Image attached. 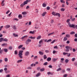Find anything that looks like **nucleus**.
<instances>
[{
    "label": "nucleus",
    "instance_id": "1",
    "mask_svg": "<svg viewBox=\"0 0 77 77\" xmlns=\"http://www.w3.org/2000/svg\"><path fill=\"white\" fill-rule=\"evenodd\" d=\"M23 51H20L19 52V57L21 59L23 58Z\"/></svg>",
    "mask_w": 77,
    "mask_h": 77
},
{
    "label": "nucleus",
    "instance_id": "2",
    "mask_svg": "<svg viewBox=\"0 0 77 77\" xmlns=\"http://www.w3.org/2000/svg\"><path fill=\"white\" fill-rule=\"evenodd\" d=\"M31 41H32V40H31V39H29V38H28L26 41L25 43L26 44L28 45L29 44V42H30Z\"/></svg>",
    "mask_w": 77,
    "mask_h": 77
},
{
    "label": "nucleus",
    "instance_id": "3",
    "mask_svg": "<svg viewBox=\"0 0 77 77\" xmlns=\"http://www.w3.org/2000/svg\"><path fill=\"white\" fill-rule=\"evenodd\" d=\"M63 55H66V54H67V57H70L71 56V53H70L63 52Z\"/></svg>",
    "mask_w": 77,
    "mask_h": 77
},
{
    "label": "nucleus",
    "instance_id": "4",
    "mask_svg": "<svg viewBox=\"0 0 77 77\" xmlns=\"http://www.w3.org/2000/svg\"><path fill=\"white\" fill-rule=\"evenodd\" d=\"M65 48L66 49H69L70 51H71V50H72V47H71V46H66L65 47Z\"/></svg>",
    "mask_w": 77,
    "mask_h": 77
},
{
    "label": "nucleus",
    "instance_id": "5",
    "mask_svg": "<svg viewBox=\"0 0 77 77\" xmlns=\"http://www.w3.org/2000/svg\"><path fill=\"white\" fill-rule=\"evenodd\" d=\"M69 27H70L71 28H72H72H75V25H73L72 24H70V23H69Z\"/></svg>",
    "mask_w": 77,
    "mask_h": 77
},
{
    "label": "nucleus",
    "instance_id": "6",
    "mask_svg": "<svg viewBox=\"0 0 77 77\" xmlns=\"http://www.w3.org/2000/svg\"><path fill=\"white\" fill-rule=\"evenodd\" d=\"M43 42V40H42L41 39L40 40V41H39V44L38 45V46L39 47H41L42 46V45H41V43Z\"/></svg>",
    "mask_w": 77,
    "mask_h": 77
},
{
    "label": "nucleus",
    "instance_id": "7",
    "mask_svg": "<svg viewBox=\"0 0 77 77\" xmlns=\"http://www.w3.org/2000/svg\"><path fill=\"white\" fill-rule=\"evenodd\" d=\"M18 17L19 19H22L23 18V16L21 14H19Z\"/></svg>",
    "mask_w": 77,
    "mask_h": 77
},
{
    "label": "nucleus",
    "instance_id": "8",
    "mask_svg": "<svg viewBox=\"0 0 77 77\" xmlns=\"http://www.w3.org/2000/svg\"><path fill=\"white\" fill-rule=\"evenodd\" d=\"M29 54V51H26L25 53V55L26 56H28Z\"/></svg>",
    "mask_w": 77,
    "mask_h": 77
},
{
    "label": "nucleus",
    "instance_id": "9",
    "mask_svg": "<svg viewBox=\"0 0 77 77\" xmlns=\"http://www.w3.org/2000/svg\"><path fill=\"white\" fill-rule=\"evenodd\" d=\"M54 34V32H53L51 33H49L48 34V36H50V35H53Z\"/></svg>",
    "mask_w": 77,
    "mask_h": 77
},
{
    "label": "nucleus",
    "instance_id": "10",
    "mask_svg": "<svg viewBox=\"0 0 77 77\" xmlns=\"http://www.w3.org/2000/svg\"><path fill=\"white\" fill-rule=\"evenodd\" d=\"M38 24H36L35 26L34 27V29H38Z\"/></svg>",
    "mask_w": 77,
    "mask_h": 77
},
{
    "label": "nucleus",
    "instance_id": "11",
    "mask_svg": "<svg viewBox=\"0 0 77 77\" xmlns=\"http://www.w3.org/2000/svg\"><path fill=\"white\" fill-rule=\"evenodd\" d=\"M11 27H12V28L13 29H14V30H15V29H17V28H16V26H12Z\"/></svg>",
    "mask_w": 77,
    "mask_h": 77
},
{
    "label": "nucleus",
    "instance_id": "12",
    "mask_svg": "<svg viewBox=\"0 0 77 77\" xmlns=\"http://www.w3.org/2000/svg\"><path fill=\"white\" fill-rule=\"evenodd\" d=\"M10 27H11V26L9 25H7L5 26V27L6 28V29H8V28H9Z\"/></svg>",
    "mask_w": 77,
    "mask_h": 77
},
{
    "label": "nucleus",
    "instance_id": "13",
    "mask_svg": "<svg viewBox=\"0 0 77 77\" xmlns=\"http://www.w3.org/2000/svg\"><path fill=\"white\" fill-rule=\"evenodd\" d=\"M41 36L40 35L38 36L36 38V39L37 40H39L40 39H41Z\"/></svg>",
    "mask_w": 77,
    "mask_h": 77
},
{
    "label": "nucleus",
    "instance_id": "14",
    "mask_svg": "<svg viewBox=\"0 0 77 77\" xmlns=\"http://www.w3.org/2000/svg\"><path fill=\"white\" fill-rule=\"evenodd\" d=\"M58 16L59 17H60V14L58 13H56V16Z\"/></svg>",
    "mask_w": 77,
    "mask_h": 77
},
{
    "label": "nucleus",
    "instance_id": "15",
    "mask_svg": "<svg viewBox=\"0 0 77 77\" xmlns=\"http://www.w3.org/2000/svg\"><path fill=\"white\" fill-rule=\"evenodd\" d=\"M27 35H24V36L22 37L21 39H24V38H27Z\"/></svg>",
    "mask_w": 77,
    "mask_h": 77
},
{
    "label": "nucleus",
    "instance_id": "16",
    "mask_svg": "<svg viewBox=\"0 0 77 77\" xmlns=\"http://www.w3.org/2000/svg\"><path fill=\"white\" fill-rule=\"evenodd\" d=\"M58 60V58H53V62H55L56 60Z\"/></svg>",
    "mask_w": 77,
    "mask_h": 77
},
{
    "label": "nucleus",
    "instance_id": "17",
    "mask_svg": "<svg viewBox=\"0 0 77 77\" xmlns=\"http://www.w3.org/2000/svg\"><path fill=\"white\" fill-rule=\"evenodd\" d=\"M51 60V58L50 57H48V58L47 59V61H48V62H49V61H50Z\"/></svg>",
    "mask_w": 77,
    "mask_h": 77
},
{
    "label": "nucleus",
    "instance_id": "18",
    "mask_svg": "<svg viewBox=\"0 0 77 77\" xmlns=\"http://www.w3.org/2000/svg\"><path fill=\"white\" fill-rule=\"evenodd\" d=\"M68 38H66V37H65L63 39V40L64 41H67Z\"/></svg>",
    "mask_w": 77,
    "mask_h": 77
},
{
    "label": "nucleus",
    "instance_id": "19",
    "mask_svg": "<svg viewBox=\"0 0 77 77\" xmlns=\"http://www.w3.org/2000/svg\"><path fill=\"white\" fill-rule=\"evenodd\" d=\"M39 54L40 55H43L44 54V53H43L42 52L39 51Z\"/></svg>",
    "mask_w": 77,
    "mask_h": 77
},
{
    "label": "nucleus",
    "instance_id": "20",
    "mask_svg": "<svg viewBox=\"0 0 77 77\" xmlns=\"http://www.w3.org/2000/svg\"><path fill=\"white\" fill-rule=\"evenodd\" d=\"M8 40L7 38H5L4 39V38H3V41L8 42Z\"/></svg>",
    "mask_w": 77,
    "mask_h": 77
},
{
    "label": "nucleus",
    "instance_id": "21",
    "mask_svg": "<svg viewBox=\"0 0 77 77\" xmlns=\"http://www.w3.org/2000/svg\"><path fill=\"white\" fill-rule=\"evenodd\" d=\"M52 14L53 15H54V16H56V12L54 11H53L52 13Z\"/></svg>",
    "mask_w": 77,
    "mask_h": 77
},
{
    "label": "nucleus",
    "instance_id": "22",
    "mask_svg": "<svg viewBox=\"0 0 77 77\" xmlns=\"http://www.w3.org/2000/svg\"><path fill=\"white\" fill-rule=\"evenodd\" d=\"M6 45H7V44L5 43H4L2 45V47H4V46Z\"/></svg>",
    "mask_w": 77,
    "mask_h": 77
},
{
    "label": "nucleus",
    "instance_id": "23",
    "mask_svg": "<svg viewBox=\"0 0 77 77\" xmlns=\"http://www.w3.org/2000/svg\"><path fill=\"white\" fill-rule=\"evenodd\" d=\"M41 75V73L39 72L36 75V77H39Z\"/></svg>",
    "mask_w": 77,
    "mask_h": 77
},
{
    "label": "nucleus",
    "instance_id": "24",
    "mask_svg": "<svg viewBox=\"0 0 77 77\" xmlns=\"http://www.w3.org/2000/svg\"><path fill=\"white\" fill-rule=\"evenodd\" d=\"M13 36H14V37H18V35L17 34H15V33H13Z\"/></svg>",
    "mask_w": 77,
    "mask_h": 77
},
{
    "label": "nucleus",
    "instance_id": "25",
    "mask_svg": "<svg viewBox=\"0 0 77 77\" xmlns=\"http://www.w3.org/2000/svg\"><path fill=\"white\" fill-rule=\"evenodd\" d=\"M43 58L44 59H46L47 58V55H44L43 56Z\"/></svg>",
    "mask_w": 77,
    "mask_h": 77
},
{
    "label": "nucleus",
    "instance_id": "26",
    "mask_svg": "<svg viewBox=\"0 0 77 77\" xmlns=\"http://www.w3.org/2000/svg\"><path fill=\"white\" fill-rule=\"evenodd\" d=\"M23 45H20L18 46V48L19 49H20L21 48H22V47H23Z\"/></svg>",
    "mask_w": 77,
    "mask_h": 77
},
{
    "label": "nucleus",
    "instance_id": "27",
    "mask_svg": "<svg viewBox=\"0 0 77 77\" xmlns=\"http://www.w3.org/2000/svg\"><path fill=\"white\" fill-rule=\"evenodd\" d=\"M22 61H23V60H19L17 61V63H19L20 62H22Z\"/></svg>",
    "mask_w": 77,
    "mask_h": 77
},
{
    "label": "nucleus",
    "instance_id": "28",
    "mask_svg": "<svg viewBox=\"0 0 77 77\" xmlns=\"http://www.w3.org/2000/svg\"><path fill=\"white\" fill-rule=\"evenodd\" d=\"M22 14L23 15H26L27 14V12L26 11L23 12L22 13Z\"/></svg>",
    "mask_w": 77,
    "mask_h": 77
},
{
    "label": "nucleus",
    "instance_id": "29",
    "mask_svg": "<svg viewBox=\"0 0 77 77\" xmlns=\"http://www.w3.org/2000/svg\"><path fill=\"white\" fill-rule=\"evenodd\" d=\"M28 2H27V1H26L24 2L23 3L24 4V5H27V4Z\"/></svg>",
    "mask_w": 77,
    "mask_h": 77
},
{
    "label": "nucleus",
    "instance_id": "30",
    "mask_svg": "<svg viewBox=\"0 0 77 77\" xmlns=\"http://www.w3.org/2000/svg\"><path fill=\"white\" fill-rule=\"evenodd\" d=\"M66 37L69 38L70 37V35H69V34H67L66 35Z\"/></svg>",
    "mask_w": 77,
    "mask_h": 77
},
{
    "label": "nucleus",
    "instance_id": "31",
    "mask_svg": "<svg viewBox=\"0 0 77 77\" xmlns=\"http://www.w3.org/2000/svg\"><path fill=\"white\" fill-rule=\"evenodd\" d=\"M65 62L66 63H68V62H69V60H68V59H66L65 60Z\"/></svg>",
    "mask_w": 77,
    "mask_h": 77
},
{
    "label": "nucleus",
    "instance_id": "32",
    "mask_svg": "<svg viewBox=\"0 0 77 77\" xmlns=\"http://www.w3.org/2000/svg\"><path fill=\"white\" fill-rule=\"evenodd\" d=\"M4 71H5L6 73H7V72H6V71H7V70H8V68L6 67H5L4 68Z\"/></svg>",
    "mask_w": 77,
    "mask_h": 77
},
{
    "label": "nucleus",
    "instance_id": "33",
    "mask_svg": "<svg viewBox=\"0 0 77 77\" xmlns=\"http://www.w3.org/2000/svg\"><path fill=\"white\" fill-rule=\"evenodd\" d=\"M46 12H44L43 13V14H42V16H43V17H44V16H45V14H46Z\"/></svg>",
    "mask_w": 77,
    "mask_h": 77
},
{
    "label": "nucleus",
    "instance_id": "34",
    "mask_svg": "<svg viewBox=\"0 0 77 77\" xmlns=\"http://www.w3.org/2000/svg\"><path fill=\"white\" fill-rule=\"evenodd\" d=\"M3 40V38H0V42H2Z\"/></svg>",
    "mask_w": 77,
    "mask_h": 77
},
{
    "label": "nucleus",
    "instance_id": "35",
    "mask_svg": "<svg viewBox=\"0 0 77 77\" xmlns=\"http://www.w3.org/2000/svg\"><path fill=\"white\" fill-rule=\"evenodd\" d=\"M65 9L64 8H61L60 9V11H65Z\"/></svg>",
    "mask_w": 77,
    "mask_h": 77
},
{
    "label": "nucleus",
    "instance_id": "36",
    "mask_svg": "<svg viewBox=\"0 0 77 77\" xmlns=\"http://www.w3.org/2000/svg\"><path fill=\"white\" fill-rule=\"evenodd\" d=\"M52 40L51 39H49L47 41V42H51Z\"/></svg>",
    "mask_w": 77,
    "mask_h": 77
},
{
    "label": "nucleus",
    "instance_id": "37",
    "mask_svg": "<svg viewBox=\"0 0 77 77\" xmlns=\"http://www.w3.org/2000/svg\"><path fill=\"white\" fill-rule=\"evenodd\" d=\"M61 70H62V68H59L57 69V71H61Z\"/></svg>",
    "mask_w": 77,
    "mask_h": 77
},
{
    "label": "nucleus",
    "instance_id": "38",
    "mask_svg": "<svg viewBox=\"0 0 77 77\" xmlns=\"http://www.w3.org/2000/svg\"><path fill=\"white\" fill-rule=\"evenodd\" d=\"M4 51L5 52H8V50L7 49H4Z\"/></svg>",
    "mask_w": 77,
    "mask_h": 77
},
{
    "label": "nucleus",
    "instance_id": "39",
    "mask_svg": "<svg viewBox=\"0 0 77 77\" xmlns=\"http://www.w3.org/2000/svg\"><path fill=\"white\" fill-rule=\"evenodd\" d=\"M35 38L36 37H32L31 36V39H35Z\"/></svg>",
    "mask_w": 77,
    "mask_h": 77
},
{
    "label": "nucleus",
    "instance_id": "40",
    "mask_svg": "<svg viewBox=\"0 0 77 77\" xmlns=\"http://www.w3.org/2000/svg\"><path fill=\"white\" fill-rule=\"evenodd\" d=\"M40 70V71H45V69L44 68H43L42 69H41Z\"/></svg>",
    "mask_w": 77,
    "mask_h": 77
},
{
    "label": "nucleus",
    "instance_id": "41",
    "mask_svg": "<svg viewBox=\"0 0 77 77\" xmlns=\"http://www.w3.org/2000/svg\"><path fill=\"white\" fill-rule=\"evenodd\" d=\"M60 2L61 3H65V1H63V0H60Z\"/></svg>",
    "mask_w": 77,
    "mask_h": 77
},
{
    "label": "nucleus",
    "instance_id": "42",
    "mask_svg": "<svg viewBox=\"0 0 77 77\" xmlns=\"http://www.w3.org/2000/svg\"><path fill=\"white\" fill-rule=\"evenodd\" d=\"M34 31H30L29 32V33H31V34H34Z\"/></svg>",
    "mask_w": 77,
    "mask_h": 77
},
{
    "label": "nucleus",
    "instance_id": "43",
    "mask_svg": "<svg viewBox=\"0 0 77 77\" xmlns=\"http://www.w3.org/2000/svg\"><path fill=\"white\" fill-rule=\"evenodd\" d=\"M42 6L43 7H46V6H47V5L43 3L42 5Z\"/></svg>",
    "mask_w": 77,
    "mask_h": 77
},
{
    "label": "nucleus",
    "instance_id": "44",
    "mask_svg": "<svg viewBox=\"0 0 77 77\" xmlns=\"http://www.w3.org/2000/svg\"><path fill=\"white\" fill-rule=\"evenodd\" d=\"M65 51L66 52H68V51H69V49H67L65 50Z\"/></svg>",
    "mask_w": 77,
    "mask_h": 77
},
{
    "label": "nucleus",
    "instance_id": "45",
    "mask_svg": "<svg viewBox=\"0 0 77 77\" xmlns=\"http://www.w3.org/2000/svg\"><path fill=\"white\" fill-rule=\"evenodd\" d=\"M70 34H71V35H73V34H75V32H72L70 33Z\"/></svg>",
    "mask_w": 77,
    "mask_h": 77
},
{
    "label": "nucleus",
    "instance_id": "46",
    "mask_svg": "<svg viewBox=\"0 0 77 77\" xmlns=\"http://www.w3.org/2000/svg\"><path fill=\"white\" fill-rule=\"evenodd\" d=\"M48 64V63L47 62H46L44 64V65H47V64Z\"/></svg>",
    "mask_w": 77,
    "mask_h": 77
},
{
    "label": "nucleus",
    "instance_id": "47",
    "mask_svg": "<svg viewBox=\"0 0 77 77\" xmlns=\"http://www.w3.org/2000/svg\"><path fill=\"white\" fill-rule=\"evenodd\" d=\"M4 60L5 62H7V61L8 60V59L7 58H5Z\"/></svg>",
    "mask_w": 77,
    "mask_h": 77
},
{
    "label": "nucleus",
    "instance_id": "48",
    "mask_svg": "<svg viewBox=\"0 0 77 77\" xmlns=\"http://www.w3.org/2000/svg\"><path fill=\"white\" fill-rule=\"evenodd\" d=\"M56 41V40H53L52 42H51V44H53V43H54L55 42V41Z\"/></svg>",
    "mask_w": 77,
    "mask_h": 77
},
{
    "label": "nucleus",
    "instance_id": "49",
    "mask_svg": "<svg viewBox=\"0 0 77 77\" xmlns=\"http://www.w3.org/2000/svg\"><path fill=\"white\" fill-rule=\"evenodd\" d=\"M68 76V75L67 74H65L63 75V77H67Z\"/></svg>",
    "mask_w": 77,
    "mask_h": 77
},
{
    "label": "nucleus",
    "instance_id": "50",
    "mask_svg": "<svg viewBox=\"0 0 77 77\" xmlns=\"http://www.w3.org/2000/svg\"><path fill=\"white\" fill-rule=\"evenodd\" d=\"M27 69H32V67H28L27 68Z\"/></svg>",
    "mask_w": 77,
    "mask_h": 77
},
{
    "label": "nucleus",
    "instance_id": "51",
    "mask_svg": "<svg viewBox=\"0 0 77 77\" xmlns=\"http://www.w3.org/2000/svg\"><path fill=\"white\" fill-rule=\"evenodd\" d=\"M75 60V58H72V62H74V61Z\"/></svg>",
    "mask_w": 77,
    "mask_h": 77
},
{
    "label": "nucleus",
    "instance_id": "52",
    "mask_svg": "<svg viewBox=\"0 0 77 77\" xmlns=\"http://www.w3.org/2000/svg\"><path fill=\"white\" fill-rule=\"evenodd\" d=\"M49 50H45V53H49Z\"/></svg>",
    "mask_w": 77,
    "mask_h": 77
},
{
    "label": "nucleus",
    "instance_id": "53",
    "mask_svg": "<svg viewBox=\"0 0 77 77\" xmlns=\"http://www.w3.org/2000/svg\"><path fill=\"white\" fill-rule=\"evenodd\" d=\"M24 5H25L24 4H22L20 5V6L21 7H23V6H24Z\"/></svg>",
    "mask_w": 77,
    "mask_h": 77
},
{
    "label": "nucleus",
    "instance_id": "54",
    "mask_svg": "<svg viewBox=\"0 0 77 77\" xmlns=\"http://www.w3.org/2000/svg\"><path fill=\"white\" fill-rule=\"evenodd\" d=\"M3 51V50H0V54H2Z\"/></svg>",
    "mask_w": 77,
    "mask_h": 77
},
{
    "label": "nucleus",
    "instance_id": "55",
    "mask_svg": "<svg viewBox=\"0 0 77 77\" xmlns=\"http://www.w3.org/2000/svg\"><path fill=\"white\" fill-rule=\"evenodd\" d=\"M69 21H70V19H68L66 20L67 23H69Z\"/></svg>",
    "mask_w": 77,
    "mask_h": 77
},
{
    "label": "nucleus",
    "instance_id": "56",
    "mask_svg": "<svg viewBox=\"0 0 77 77\" xmlns=\"http://www.w3.org/2000/svg\"><path fill=\"white\" fill-rule=\"evenodd\" d=\"M14 53L15 54H18V52L17 51H14Z\"/></svg>",
    "mask_w": 77,
    "mask_h": 77
},
{
    "label": "nucleus",
    "instance_id": "57",
    "mask_svg": "<svg viewBox=\"0 0 77 77\" xmlns=\"http://www.w3.org/2000/svg\"><path fill=\"white\" fill-rule=\"evenodd\" d=\"M14 20L16 21H18V19L17 18H14Z\"/></svg>",
    "mask_w": 77,
    "mask_h": 77
},
{
    "label": "nucleus",
    "instance_id": "58",
    "mask_svg": "<svg viewBox=\"0 0 77 77\" xmlns=\"http://www.w3.org/2000/svg\"><path fill=\"white\" fill-rule=\"evenodd\" d=\"M75 18H73L71 19V20L72 21H75Z\"/></svg>",
    "mask_w": 77,
    "mask_h": 77
},
{
    "label": "nucleus",
    "instance_id": "59",
    "mask_svg": "<svg viewBox=\"0 0 77 77\" xmlns=\"http://www.w3.org/2000/svg\"><path fill=\"white\" fill-rule=\"evenodd\" d=\"M72 51L73 52H75V51H76L75 49V48H73L72 49Z\"/></svg>",
    "mask_w": 77,
    "mask_h": 77
},
{
    "label": "nucleus",
    "instance_id": "60",
    "mask_svg": "<svg viewBox=\"0 0 77 77\" xmlns=\"http://www.w3.org/2000/svg\"><path fill=\"white\" fill-rule=\"evenodd\" d=\"M3 72V69H0V72Z\"/></svg>",
    "mask_w": 77,
    "mask_h": 77
},
{
    "label": "nucleus",
    "instance_id": "61",
    "mask_svg": "<svg viewBox=\"0 0 77 77\" xmlns=\"http://www.w3.org/2000/svg\"><path fill=\"white\" fill-rule=\"evenodd\" d=\"M57 48H58L57 46H55L54 47V48H57Z\"/></svg>",
    "mask_w": 77,
    "mask_h": 77
},
{
    "label": "nucleus",
    "instance_id": "62",
    "mask_svg": "<svg viewBox=\"0 0 77 77\" xmlns=\"http://www.w3.org/2000/svg\"><path fill=\"white\" fill-rule=\"evenodd\" d=\"M53 54H55V53H56V51H55L54 50L53 51Z\"/></svg>",
    "mask_w": 77,
    "mask_h": 77
},
{
    "label": "nucleus",
    "instance_id": "63",
    "mask_svg": "<svg viewBox=\"0 0 77 77\" xmlns=\"http://www.w3.org/2000/svg\"><path fill=\"white\" fill-rule=\"evenodd\" d=\"M50 8L49 7H47L46 9L47 10H49L50 9Z\"/></svg>",
    "mask_w": 77,
    "mask_h": 77
},
{
    "label": "nucleus",
    "instance_id": "64",
    "mask_svg": "<svg viewBox=\"0 0 77 77\" xmlns=\"http://www.w3.org/2000/svg\"><path fill=\"white\" fill-rule=\"evenodd\" d=\"M6 77H10V75H6Z\"/></svg>",
    "mask_w": 77,
    "mask_h": 77
}]
</instances>
